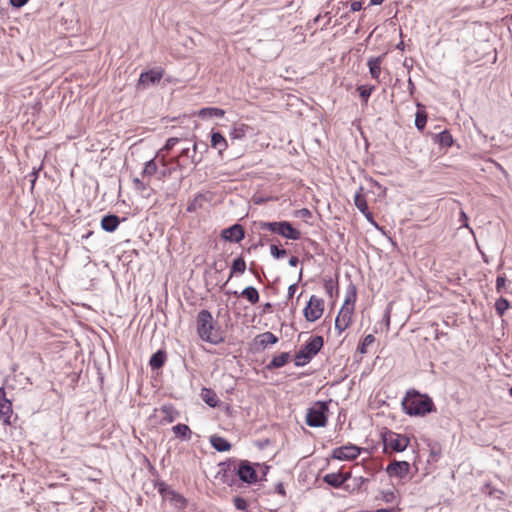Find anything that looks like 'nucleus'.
<instances>
[{
	"label": "nucleus",
	"mask_w": 512,
	"mask_h": 512,
	"mask_svg": "<svg viewBox=\"0 0 512 512\" xmlns=\"http://www.w3.org/2000/svg\"><path fill=\"white\" fill-rule=\"evenodd\" d=\"M403 411L410 416H425L435 412L436 407L430 396L421 394L415 389L408 390L402 400Z\"/></svg>",
	"instance_id": "obj_1"
},
{
	"label": "nucleus",
	"mask_w": 512,
	"mask_h": 512,
	"mask_svg": "<svg viewBox=\"0 0 512 512\" xmlns=\"http://www.w3.org/2000/svg\"><path fill=\"white\" fill-rule=\"evenodd\" d=\"M196 329L199 338L207 343L217 345L224 340L220 333V327L214 321L211 312L206 309L198 312Z\"/></svg>",
	"instance_id": "obj_2"
},
{
	"label": "nucleus",
	"mask_w": 512,
	"mask_h": 512,
	"mask_svg": "<svg viewBox=\"0 0 512 512\" xmlns=\"http://www.w3.org/2000/svg\"><path fill=\"white\" fill-rule=\"evenodd\" d=\"M259 228L261 230H268L290 240H299L301 238V232L294 228L288 221L260 222Z\"/></svg>",
	"instance_id": "obj_3"
},
{
	"label": "nucleus",
	"mask_w": 512,
	"mask_h": 512,
	"mask_svg": "<svg viewBox=\"0 0 512 512\" xmlns=\"http://www.w3.org/2000/svg\"><path fill=\"white\" fill-rule=\"evenodd\" d=\"M328 402L317 401L307 411L306 424L310 427H324L327 423Z\"/></svg>",
	"instance_id": "obj_4"
},
{
	"label": "nucleus",
	"mask_w": 512,
	"mask_h": 512,
	"mask_svg": "<svg viewBox=\"0 0 512 512\" xmlns=\"http://www.w3.org/2000/svg\"><path fill=\"white\" fill-rule=\"evenodd\" d=\"M154 487L158 490L162 498L169 501V503L176 509L182 510L186 508V498L177 491L173 490L164 481H156Z\"/></svg>",
	"instance_id": "obj_5"
},
{
	"label": "nucleus",
	"mask_w": 512,
	"mask_h": 512,
	"mask_svg": "<svg viewBox=\"0 0 512 512\" xmlns=\"http://www.w3.org/2000/svg\"><path fill=\"white\" fill-rule=\"evenodd\" d=\"M382 441L385 451L391 450L395 452L404 451L410 443L407 436L398 434L391 430H386L382 433Z\"/></svg>",
	"instance_id": "obj_6"
},
{
	"label": "nucleus",
	"mask_w": 512,
	"mask_h": 512,
	"mask_svg": "<svg viewBox=\"0 0 512 512\" xmlns=\"http://www.w3.org/2000/svg\"><path fill=\"white\" fill-rule=\"evenodd\" d=\"M236 464L237 459L229 458L224 462L218 464L219 470L216 474V478L219 479L223 484L230 487L235 486L238 483L236 478Z\"/></svg>",
	"instance_id": "obj_7"
},
{
	"label": "nucleus",
	"mask_w": 512,
	"mask_h": 512,
	"mask_svg": "<svg viewBox=\"0 0 512 512\" xmlns=\"http://www.w3.org/2000/svg\"><path fill=\"white\" fill-rule=\"evenodd\" d=\"M236 478L247 484L256 483L258 477L254 465L248 460H237Z\"/></svg>",
	"instance_id": "obj_8"
},
{
	"label": "nucleus",
	"mask_w": 512,
	"mask_h": 512,
	"mask_svg": "<svg viewBox=\"0 0 512 512\" xmlns=\"http://www.w3.org/2000/svg\"><path fill=\"white\" fill-rule=\"evenodd\" d=\"M323 311V300L312 295L304 308V317L308 322H315L322 316Z\"/></svg>",
	"instance_id": "obj_9"
},
{
	"label": "nucleus",
	"mask_w": 512,
	"mask_h": 512,
	"mask_svg": "<svg viewBox=\"0 0 512 512\" xmlns=\"http://www.w3.org/2000/svg\"><path fill=\"white\" fill-rule=\"evenodd\" d=\"M163 77V70L161 68H154L148 71L142 72L139 76L137 83V89H147L160 82Z\"/></svg>",
	"instance_id": "obj_10"
},
{
	"label": "nucleus",
	"mask_w": 512,
	"mask_h": 512,
	"mask_svg": "<svg viewBox=\"0 0 512 512\" xmlns=\"http://www.w3.org/2000/svg\"><path fill=\"white\" fill-rule=\"evenodd\" d=\"M361 452V448L354 444L344 445L338 448H335L332 451V458L341 460V461H349L356 459Z\"/></svg>",
	"instance_id": "obj_11"
},
{
	"label": "nucleus",
	"mask_w": 512,
	"mask_h": 512,
	"mask_svg": "<svg viewBox=\"0 0 512 512\" xmlns=\"http://www.w3.org/2000/svg\"><path fill=\"white\" fill-rule=\"evenodd\" d=\"M353 312V306L342 305L335 319V328L338 330L339 334L346 330L351 324Z\"/></svg>",
	"instance_id": "obj_12"
},
{
	"label": "nucleus",
	"mask_w": 512,
	"mask_h": 512,
	"mask_svg": "<svg viewBox=\"0 0 512 512\" xmlns=\"http://www.w3.org/2000/svg\"><path fill=\"white\" fill-rule=\"evenodd\" d=\"M12 415V403L7 399L5 389L0 387V419L5 425H11Z\"/></svg>",
	"instance_id": "obj_13"
},
{
	"label": "nucleus",
	"mask_w": 512,
	"mask_h": 512,
	"mask_svg": "<svg viewBox=\"0 0 512 512\" xmlns=\"http://www.w3.org/2000/svg\"><path fill=\"white\" fill-rule=\"evenodd\" d=\"M221 237L225 241L239 243L245 237V231L242 225L234 224L221 232Z\"/></svg>",
	"instance_id": "obj_14"
},
{
	"label": "nucleus",
	"mask_w": 512,
	"mask_h": 512,
	"mask_svg": "<svg viewBox=\"0 0 512 512\" xmlns=\"http://www.w3.org/2000/svg\"><path fill=\"white\" fill-rule=\"evenodd\" d=\"M324 345V339L322 336L317 335L313 336L309 339V341L301 347L300 350L304 351V353L312 359L316 356L319 351L322 349Z\"/></svg>",
	"instance_id": "obj_15"
},
{
	"label": "nucleus",
	"mask_w": 512,
	"mask_h": 512,
	"mask_svg": "<svg viewBox=\"0 0 512 512\" xmlns=\"http://www.w3.org/2000/svg\"><path fill=\"white\" fill-rule=\"evenodd\" d=\"M409 470L410 464L406 461H393L386 468V472L389 476L398 478H404L407 476Z\"/></svg>",
	"instance_id": "obj_16"
},
{
	"label": "nucleus",
	"mask_w": 512,
	"mask_h": 512,
	"mask_svg": "<svg viewBox=\"0 0 512 512\" xmlns=\"http://www.w3.org/2000/svg\"><path fill=\"white\" fill-rule=\"evenodd\" d=\"M197 152H198V143L194 142L193 148H192V153H190L189 148H184V149H182L179 157L173 159L172 162H174L178 166V168L180 170H182L183 168H185V166L181 164L180 157H188L191 159V162L196 166L202 161V156L197 158Z\"/></svg>",
	"instance_id": "obj_17"
},
{
	"label": "nucleus",
	"mask_w": 512,
	"mask_h": 512,
	"mask_svg": "<svg viewBox=\"0 0 512 512\" xmlns=\"http://www.w3.org/2000/svg\"><path fill=\"white\" fill-rule=\"evenodd\" d=\"M211 147L218 151L221 156L222 153L228 148V142L219 131H212L211 133Z\"/></svg>",
	"instance_id": "obj_18"
},
{
	"label": "nucleus",
	"mask_w": 512,
	"mask_h": 512,
	"mask_svg": "<svg viewBox=\"0 0 512 512\" xmlns=\"http://www.w3.org/2000/svg\"><path fill=\"white\" fill-rule=\"evenodd\" d=\"M120 224V219L117 215L108 214L101 219V228L109 233L114 232Z\"/></svg>",
	"instance_id": "obj_19"
},
{
	"label": "nucleus",
	"mask_w": 512,
	"mask_h": 512,
	"mask_svg": "<svg viewBox=\"0 0 512 512\" xmlns=\"http://www.w3.org/2000/svg\"><path fill=\"white\" fill-rule=\"evenodd\" d=\"M167 360V354L165 350L156 351L149 360V365L152 370H158L162 368Z\"/></svg>",
	"instance_id": "obj_20"
},
{
	"label": "nucleus",
	"mask_w": 512,
	"mask_h": 512,
	"mask_svg": "<svg viewBox=\"0 0 512 512\" xmlns=\"http://www.w3.org/2000/svg\"><path fill=\"white\" fill-rule=\"evenodd\" d=\"M210 444L218 452H226L231 449L230 442L218 435H212L210 437Z\"/></svg>",
	"instance_id": "obj_21"
},
{
	"label": "nucleus",
	"mask_w": 512,
	"mask_h": 512,
	"mask_svg": "<svg viewBox=\"0 0 512 512\" xmlns=\"http://www.w3.org/2000/svg\"><path fill=\"white\" fill-rule=\"evenodd\" d=\"M233 294L237 297L241 296L246 298L251 304H256L259 301V293L253 286L244 288L240 293L234 291Z\"/></svg>",
	"instance_id": "obj_22"
},
{
	"label": "nucleus",
	"mask_w": 512,
	"mask_h": 512,
	"mask_svg": "<svg viewBox=\"0 0 512 512\" xmlns=\"http://www.w3.org/2000/svg\"><path fill=\"white\" fill-rule=\"evenodd\" d=\"M290 360L289 352H282L279 355L273 357L269 364H267L266 368L268 370H274L277 368L283 367Z\"/></svg>",
	"instance_id": "obj_23"
},
{
	"label": "nucleus",
	"mask_w": 512,
	"mask_h": 512,
	"mask_svg": "<svg viewBox=\"0 0 512 512\" xmlns=\"http://www.w3.org/2000/svg\"><path fill=\"white\" fill-rule=\"evenodd\" d=\"M381 63L382 57H372L368 60V67L371 77L375 80H379V76L381 73Z\"/></svg>",
	"instance_id": "obj_24"
},
{
	"label": "nucleus",
	"mask_w": 512,
	"mask_h": 512,
	"mask_svg": "<svg viewBox=\"0 0 512 512\" xmlns=\"http://www.w3.org/2000/svg\"><path fill=\"white\" fill-rule=\"evenodd\" d=\"M198 115L203 119L212 117L221 118L225 115V111L217 107H205L199 111Z\"/></svg>",
	"instance_id": "obj_25"
},
{
	"label": "nucleus",
	"mask_w": 512,
	"mask_h": 512,
	"mask_svg": "<svg viewBox=\"0 0 512 512\" xmlns=\"http://www.w3.org/2000/svg\"><path fill=\"white\" fill-rule=\"evenodd\" d=\"M246 270V262L243 257H238L233 260L231 265V271L228 281L236 274H243Z\"/></svg>",
	"instance_id": "obj_26"
},
{
	"label": "nucleus",
	"mask_w": 512,
	"mask_h": 512,
	"mask_svg": "<svg viewBox=\"0 0 512 512\" xmlns=\"http://www.w3.org/2000/svg\"><path fill=\"white\" fill-rule=\"evenodd\" d=\"M323 481L333 488H340L344 484L341 473H328L323 477Z\"/></svg>",
	"instance_id": "obj_27"
},
{
	"label": "nucleus",
	"mask_w": 512,
	"mask_h": 512,
	"mask_svg": "<svg viewBox=\"0 0 512 512\" xmlns=\"http://www.w3.org/2000/svg\"><path fill=\"white\" fill-rule=\"evenodd\" d=\"M201 396H202L203 401L210 407L214 408L218 405L219 399L213 390L203 388Z\"/></svg>",
	"instance_id": "obj_28"
},
{
	"label": "nucleus",
	"mask_w": 512,
	"mask_h": 512,
	"mask_svg": "<svg viewBox=\"0 0 512 512\" xmlns=\"http://www.w3.org/2000/svg\"><path fill=\"white\" fill-rule=\"evenodd\" d=\"M258 343L263 347L266 348L268 345H273L278 342V337L274 335L272 332H264L257 336Z\"/></svg>",
	"instance_id": "obj_29"
},
{
	"label": "nucleus",
	"mask_w": 512,
	"mask_h": 512,
	"mask_svg": "<svg viewBox=\"0 0 512 512\" xmlns=\"http://www.w3.org/2000/svg\"><path fill=\"white\" fill-rule=\"evenodd\" d=\"M249 130V126L246 124H239L234 126L229 136L232 140H242L246 136L247 131Z\"/></svg>",
	"instance_id": "obj_30"
},
{
	"label": "nucleus",
	"mask_w": 512,
	"mask_h": 512,
	"mask_svg": "<svg viewBox=\"0 0 512 512\" xmlns=\"http://www.w3.org/2000/svg\"><path fill=\"white\" fill-rule=\"evenodd\" d=\"M172 431L176 436H179L182 440H190L191 439V430L186 424H177L172 427Z\"/></svg>",
	"instance_id": "obj_31"
},
{
	"label": "nucleus",
	"mask_w": 512,
	"mask_h": 512,
	"mask_svg": "<svg viewBox=\"0 0 512 512\" xmlns=\"http://www.w3.org/2000/svg\"><path fill=\"white\" fill-rule=\"evenodd\" d=\"M435 141L442 147H451L453 144L452 135L448 130H444L435 135Z\"/></svg>",
	"instance_id": "obj_32"
},
{
	"label": "nucleus",
	"mask_w": 512,
	"mask_h": 512,
	"mask_svg": "<svg viewBox=\"0 0 512 512\" xmlns=\"http://www.w3.org/2000/svg\"><path fill=\"white\" fill-rule=\"evenodd\" d=\"M357 298L356 286L350 282L346 289V295L343 305L353 306Z\"/></svg>",
	"instance_id": "obj_33"
},
{
	"label": "nucleus",
	"mask_w": 512,
	"mask_h": 512,
	"mask_svg": "<svg viewBox=\"0 0 512 512\" xmlns=\"http://www.w3.org/2000/svg\"><path fill=\"white\" fill-rule=\"evenodd\" d=\"M354 204L361 213H365L369 209L366 198L361 192L355 194Z\"/></svg>",
	"instance_id": "obj_34"
},
{
	"label": "nucleus",
	"mask_w": 512,
	"mask_h": 512,
	"mask_svg": "<svg viewBox=\"0 0 512 512\" xmlns=\"http://www.w3.org/2000/svg\"><path fill=\"white\" fill-rule=\"evenodd\" d=\"M161 412L164 414L163 420L166 421L167 423H172L177 415V412H175L173 407L167 405H164L161 408Z\"/></svg>",
	"instance_id": "obj_35"
},
{
	"label": "nucleus",
	"mask_w": 512,
	"mask_h": 512,
	"mask_svg": "<svg viewBox=\"0 0 512 512\" xmlns=\"http://www.w3.org/2000/svg\"><path fill=\"white\" fill-rule=\"evenodd\" d=\"M509 308V301L503 297L495 302V310L499 316H503Z\"/></svg>",
	"instance_id": "obj_36"
},
{
	"label": "nucleus",
	"mask_w": 512,
	"mask_h": 512,
	"mask_svg": "<svg viewBox=\"0 0 512 512\" xmlns=\"http://www.w3.org/2000/svg\"><path fill=\"white\" fill-rule=\"evenodd\" d=\"M157 172V164L154 159H151L145 163L142 171L143 176H153Z\"/></svg>",
	"instance_id": "obj_37"
},
{
	"label": "nucleus",
	"mask_w": 512,
	"mask_h": 512,
	"mask_svg": "<svg viewBox=\"0 0 512 512\" xmlns=\"http://www.w3.org/2000/svg\"><path fill=\"white\" fill-rule=\"evenodd\" d=\"M427 122V115L424 111H418L415 115V126L418 130L422 131Z\"/></svg>",
	"instance_id": "obj_38"
},
{
	"label": "nucleus",
	"mask_w": 512,
	"mask_h": 512,
	"mask_svg": "<svg viewBox=\"0 0 512 512\" xmlns=\"http://www.w3.org/2000/svg\"><path fill=\"white\" fill-rule=\"evenodd\" d=\"M374 86H368V85H361L358 87L359 95L362 98V100L367 103L369 97L371 96L372 92L374 91Z\"/></svg>",
	"instance_id": "obj_39"
},
{
	"label": "nucleus",
	"mask_w": 512,
	"mask_h": 512,
	"mask_svg": "<svg viewBox=\"0 0 512 512\" xmlns=\"http://www.w3.org/2000/svg\"><path fill=\"white\" fill-rule=\"evenodd\" d=\"M324 288H325V291L327 293V295L332 298L333 297V294L334 292L337 294L338 293V285L336 282H334L333 279L329 278L327 280H325L324 282Z\"/></svg>",
	"instance_id": "obj_40"
},
{
	"label": "nucleus",
	"mask_w": 512,
	"mask_h": 512,
	"mask_svg": "<svg viewBox=\"0 0 512 512\" xmlns=\"http://www.w3.org/2000/svg\"><path fill=\"white\" fill-rule=\"evenodd\" d=\"M295 366L297 367H301V366H304L306 365L307 363H309L311 361V359L309 358V356H307L304 351L302 350H299L296 354H295Z\"/></svg>",
	"instance_id": "obj_41"
},
{
	"label": "nucleus",
	"mask_w": 512,
	"mask_h": 512,
	"mask_svg": "<svg viewBox=\"0 0 512 512\" xmlns=\"http://www.w3.org/2000/svg\"><path fill=\"white\" fill-rule=\"evenodd\" d=\"M375 337L372 334L366 335L361 344L358 346V351L362 354L366 353L367 347L374 343Z\"/></svg>",
	"instance_id": "obj_42"
},
{
	"label": "nucleus",
	"mask_w": 512,
	"mask_h": 512,
	"mask_svg": "<svg viewBox=\"0 0 512 512\" xmlns=\"http://www.w3.org/2000/svg\"><path fill=\"white\" fill-rule=\"evenodd\" d=\"M270 254L275 258V259H280L282 257H284L286 254H287V251L285 249H281L279 248L277 245L275 244H272L270 246Z\"/></svg>",
	"instance_id": "obj_43"
},
{
	"label": "nucleus",
	"mask_w": 512,
	"mask_h": 512,
	"mask_svg": "<svg viewBox=\"0 0 512 512\" xmlns=\"http://www.w3.org/2000/svg\"><path fill=\"white\" fill-rule=\"evenodd\" d=\"M233 504L237 510H241V511L247 510V507H248L247 501L240 496H237L233 499Z\"/></svg>",
	"instance_id": "obj_44"
},
{
	"label": "nucleus",
	"mask_w": 512,
	"mask_h": 512,
	"mask_svg": "<svg viewBox=\"0 0 512 512\" xmlns=\"http://www.w3.org/2000/svg\"><path fill=\"white\" fill-rule=\"evenodd\" d=\"M179 140L180 139L177 137L168 138L163 147V150L170 151L179 142Z\"/></svg>",
	"instance_id": "obj_45"
},
{
	"label": "nucleus",
	"mask_w": 512,
	"mask_h": 512,
	"mask_svg": "<svg viewBox=\"0 0 512 512\" xmlns=\"http://www.w3.org/2000/svg\"><path fill=\"white\" fill-rule=\"evenodd\" d=\"M366 220L372 224L375 228L377 229H380L379 225L377 224V222L375 221L374 217H373V214L369 211V209L365 212V213H362Z\"/></svg>",
	"instance_id": "obj_46"
},
{
	"label": "nucleus",
	"mask_w": 512,
	"mask_h": 512,
	"mask_svg": "<svg viewBox=\"0 0 512 512\" xmlns=\"http://www.w3.org/2000/svg\"><path fill=\"white\" fill-rule=\"evenodd\" d=\"M506 282V278L502 275H499L496 279V290L500 292L502 288H504Z\"/></svg>",
	"instance_id": "obj_47"
},
{
	"label": "nucleus",
	"mask_w": 512,
	"mask_h": 512,
	"mask_svg": "<svg viewBox=\"0 0 512 512\" xmlns=\"http://www.w3.org/2000/svg\"><path fill=\"white\" fill-rule=\"evenodd\" d=\"M133 184L137 190L144 191L146 189L145 183L138 178L133 179Z\"/></svg>",
	"instance_id": "obj_48"
},
{
	"label": "nucleus",
	"mask_w": 512,
	"mask_h": 512,
	"mask_svg": "<svg viewBox=\"0 0 512 512\" xmlns=\"http://www.w3.org/2000/svg\"><path fill=\"white\" fill-rule=\"evenodd\" d=\"M362 4H363V3H362V1H357V0H356V1H353V2L351 3V10H352L353 12L360 11V10L362 9Z\"/></svg>",
	"instance_id": "obj_49"
},
{
	"label": "nucleus",
	"mask_w": 512,
	"mask_h": 512,
	"mask_svg": "<svg viewBox=\"0 0 512 512\" xmlns=\"http://www.w3.org/2000/svg\"><path fill=\"white\" fill-rule=\"evenodd\" d=\"M29 0H10L13 7L20 8L24 6Z\"/></svg>",
	"instance_id": "obj_50"
},
{
	"label": "nucleus",
	"mask_w": 512,
	"mask_h": 512,
	"mask_svg": "<svg viewBox=\"0 0 512 512\" xmlns=\"http://www.w3.org/2000/svg\"><path fill=\"white\" fill-rule=\"evenodd\" d=\"M199 198H202V195L199 194L194 198V200L188 205L187 211L192 212L196 209V202Z\"/></svg>",
	"instance_id": "obj_51"
},
{
	"label": "nucleus",
	"mask_w": 512,
	"mask_h": 512,
	"mask_svg": "<svg viewBox=\"0 0 512 512\" xmlns=\"http://www.w3.org/2000/svg\"><path fill=\"white\" fill-rule=\"evenodd\" d=\"M275 491H276L277 494H279L281 496H285L286 495V492H285V489H284V485L281 482L277 483V485L275 487Z\"/></svg>",
	"instance_id": "obj_52"
},
{
	"label": "nucleus",
	"mask_w": 512,
	"mask_h": 512,
	"mask_svg": "<svg viewBox=\"0 0 512 512\" xmlns=\"http://www.w3.org/2000/svg\"><path fill=\"white\" fill-rule=\"evenodd\" d=\"M297 289V284L296 283H293L291 284L289 287H288V293H287V297L288 299L292 298L295 291Z\"/></svg>",
	"instance_id": "obj_53"
},
{
	"label": "nucleus",
	"mask_w": 512,
	"mask_h": 512,
	"mask_svg": "<svg viewBox=\"0 0 512 512\" xmlns=\"http://www.w3.org/2000/svg\"><path fill=\"white\" fill-rule=\"evenodd\" d=\"M40 170H41V167L33 168L32 172L27 175V178H33L34 181H36Z\"/></svg>",
	"instance_id": "obj_54"
},
{
	"label": "nucleus",
	"mask_w": 512,
	"mask_h": 512,
	"mask_svg": "<svg viewBox=\"0 0 512 512\" xmlns=\"http://www.w3.org/2000/svg\"><path fill=\"white\" fill-rule=\"evenodd\" d=\"M40 170H41V167L33 168L32 172L27 175V178H33L34 181H36Z\"/></svg>",
	"instance_id": "obj_55"
},
{
	"label": "nucleus",
	"mask_w": 512,
	"mask_h": 512,
	"mask_svg": "<svg viewBox=\"0 0 512 512\" xmlns=\"http://www.w3.org/2000/svg\"><path fill=\"white\" fill-rule=\"evenodd\" d=\"M289 265L292 266V267H295L297 266V264L299 263V259L296 257V256H292L290 259H289Z\"/></svg>",
	"instance_id": "obj_56"
},
{
	"label": "nucleus",
	"mask_w": 512,
	"mask_h": 512,
	"mask_svg": "<svg viewBox=\"0 0 512 512\" xmlns=\"http://www.w3.org/2000/svg\"><path fill=\"white\" fill-rule=\"evenodd\" d=\"M201 147L203 148V151L201 152V154L207 152L208 146L206 143H204V142L198 143V150H201Z\"/></svg>",
	"instance_id": "obj_57"
},
{
	"label": "nucleus",
	"mask_w": 512,
	"mask_h": 512,
	"mask_svg": "<svg viewBox=\"0 0 512 512\" xmlns=\"http://www.w3.org/2000/svg\"><path fill=\"white\" fill-rule=\"evenodd\" d=\"M375 512H398L394 508L378 509Z\"/></svg>",
	"instance_id": "obj_58"
},
{
	"label": "nucleus",
	"mask_w": 512,
	"mask_h": 512,
	"mask_svg": "<svg viewBox=\"0 0 512 512\" xmlns=\"http://www.w3.org/2000/svg\"><path fill=\"white\" fill-rule=\"evenodd\" d=\"M341 477L344 479V483L351 477L350 473H341Z\"/></svg>",
	"instance_id": "obj_59"
},
{
	"label": "nucleus",
	"mask_w": 512,
	"mask_h": 512,
	"mask_svg": "<svg viewBox=\"0 0 512 512\" xmlns=\"http://www.w3.org/2000/svg\"><path fill=\"white\" fill-rule=\"evenodd\" d=\"M384 0H370V5H381Z\"/></svg>",
	"instance_id": "obj_60"
},
{
	"label": "nucleus",
	"mask_w": 512,
	"mask_h": 512,
	"mask_svg": "<svg viewBox=\"0 0 512 512\" xmlns=\"http://www.w3.org/2000/svg\"><path fill=\"white\" fill-rule=\"evenodd\" d=\"M408 86H409L410 92L412 93L413 89H414V83L412 82L411 78H409V80H408Z\"/></svg>",
	"instance_id": "obj_61"
},
{
	"label": "nucleus",
	"mask_w": 512,
	"mask_h": 512,
	"mask_svg": "<svg viewBox=\"0 0 512 512\" xmlns=\"http://www.w3.org/2000/svg\"><path fill=\"white\" fill-rule=\"evenodd\" d=\"M324 16H325V19H327V21L324 24V26H327L330 23V21H331V17L329 16V12H326Z\"/></svg>",
	"instance_id": "obj_62"
},
{
	"label": "nucleus",
	"mask_w": 512,
	"mask_h": 512,
	"mask_svg": "<svg viewBox=\"0 0 512 512\" xmlns=\"http://www.w3.org/2000/svg\"><path fill=\"white\" fill-rule=\"evenodd\" d=\"M324 16H325V19H327V21L324 24V26H327L330 23V21H331V17L329 16V12H326Z\"/></svg>",
	"instance_id": "obj_63"
},
{
	"label": "nucleus",
	"mask_w": 512,
	"mask_h": 512,
	"mask_svg": "<svg viewBox=\"0 0 512 512\" xmlns=\"http://www.w3.org/2000/svg\"><path fill=\"white\" fill-rule=\"evenodd\" d=\"M321 14L317 15L314 19H313V24H317L321 18Z\"/></svg>",
	"instance_id": "obj_64"
}]
</instances>
